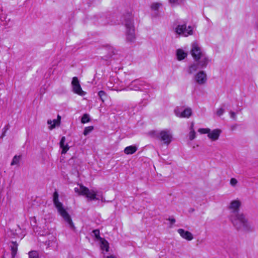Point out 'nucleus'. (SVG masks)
I'll return each instance as SVG.
<instances>
[{"instance_id":"34","label":"nucleus","mask_w":258,"mask_h":258,"mask_svg":"<svg viewBox=\"0 0 258 258\" xmlns=\"http://www.w3.org/2000/svg\"><path fill=\"white\" fill-rule=\"evenodd\" d=\"M98 96L102 102H104V100L103 97L106 96V93L103 91H100L98 92Z\"/></svg>"},{"instance_id":"26","label":"nucleus","mask_w":258,"mask_h":258,"mask_svg":"<svg viewBox=\"0 0 258 258\" xmlns=\"http://www.w3.org/2000/svg\"><path fill=\"white\" fill-rule=\"evenodd\" d=\"M92 233L93 234V235L96 238V240L98 241H100L101 239H103V238L101 237L100 236V231L98 229L94 230L92 231Z\"/></svg>"},{"instance_id":"19","label":"nucleus","mask_w":258,"mask_h":258,"mask_svg":"<svg viewBox=\"0 0 258 258\" xmlns=\"http://www.w3.org/2000/svg\"><path fill=\"white\" fill-rule=\"evenodd\" d=\"M187 52L182 49H178L176 50V56L178 60H181L186 57Z\"/></svg>"},{"instance_id":"2","label":"nucleus","mask_w":258,"mask_h":258,"mask_svg":"<svg viewBox=\"0 0 258 258\" xmlns=\"http://www.w3.org/2000/svg\"><path fill=\"white\" fill-rule=\"evenodd\" d=\"M58 194L57 191H55L53 195V202L55 208L57 209L58 212L63 218L64 220L69 224L70 226H73L71 218L66 211L65 209L63 208L62 204L58 200Z\"/></svg>"},{"instance_id":"37","label":"nucleus","mask_w":258,"mask_h":258,"mask_svg":"<svg viewBox=\"0 0 258 258\" xmlns=\"http://www.w3.org/2000/svg\"><path fill=\"white\" fill-rule=\"evenodd\" d=\"M229 113H230V117L231 118H232L233 119H234V120H236L237 117H236V113L233 111H230Z\"/></svg>"},{"instance_id":"14","label":"nucleus","mask_w":258,"mask_h":258,"mask_svg":"<svg viewBox=\"0 0 258 258\" xmlns=\"http://www.w3.org/2000/svg\"><path fill=\"white\" fill-rule=\"evenodd\" d=\"M221 133V130L220 129H214L212 131L210 130L208 137L212 141H216L218 140Z\"/></svg>"},{"instance_id":"41","label":"nucleus","mask_w":258,"mask_h":258,"mask_svg":"<svg viewBox=\"0 0 258 258\" xmlns=\"http://www.w3.org/2000/svg\"><path fill=\"white\" fill-rule=\"evenodd\" d=\"M42 227H38V226H36L35 227V228L34 229V231H36L37 232L38 231V229H40Z\"/></svg>"},{"instance_id":"1","label":"nucleus","mask_w":258,"mask_h":258,"mask_svg":"<svg viewBox=\"0 0 258 258\" xmlns=\"http://www.w3.org/2000/svg\"><path fill=\"white\" fill-rule=\"evenodd\" d=\"M241 205L242 202L238 198L230 201L227 206V209L229 211L228 219L233 225L247 226L250 223L247 216L239 212Z\"/></svg>"},{"instance_id":"22","label":"nucleus","mask_w":258,"mask_h":258,"mask_svg":"<svg viewBox=\"0 0 258 258\" xmlns=\"http://www.w3.org/2000/svg\"><path fill=\"white\" fill-rule=\"evenodd\" d=\"M99 242L101 249L103 250H105L106 251H108L109 244L107 241L103 238L100 241H99Z\"/></svg>"},{"instance_id":"12","label":"nucleus","mask_w":258,"mask_h":258,"mask_svg":"<svg viewBox=\"0 0 258 258\" xmlns=\"http://www.w3.org/2000/svg\"><path fill=\"white\" fill-rule=\"evenodd\" d=\"M8 232L10 233V235L21 238L25 235L24 231L21 227H12V228H10Z\"/></svg>"},{"instance_id":"5","label":"nucleus","mask_w":258,"mask_h":258,"mask_svg":"<svg viewBox=\"0 0 258 258\" xmlns=\"http://www.w3.org/2000/svg\"><path fill=\"white\" fill-rule=\"evenodd\" d=\"M175 33L180 36L187 37L193 34V27L185 24H178L174 28Z\"/></svg>"},{"instance_id":"45","label":"nucleus","mask_w":258,"mask_h":258,"mask_svg":"<svg viewBox=\"0 0 258 258\" xmlns=\"http://www.w3.org/2000/svg\"><path fill=\"white\" fill-rule=\"evenodd\" d=\"M3 258H5V257H3Z\"/></svg>"},{"instance_id":"21","label":"nucleus","mask_w":258,"mask_h":258,"mask_svg":"<svg viewBox=\"0 0 258 258\" xmlns=\"http://www.w3.org/2000/svg\"><path fill=\"white\" fill-rule=\"evenodd\" d=\"M137 150V147L136 146H129L125 148L124 152L127 155L133 154Z\"/></svg>"},{"instance_id":"17","label":"nucleus","mask_w":258,"mask_h":258,"mask_svg":"<svg viewBox=\"0 0 258 258\" xmlns=\"http://www.w3.org/2000/svg\"><path fill=\"white\" fill-rule=\"evenodd\" d=\"M60 119L61 117L59 115H57V118L56 119H55L52 120L51 119H48L47 120V123L48 124L50 125V126H49V129L51 130L53 128H54L56 126L59 125L60 123Z\"/></svg>"},{"instance_id":"29","label":"nucleus","mask_w":258,"mask_h":258,"mask_svg":"<svg viewBox=\"0 0 258 258\" xmlns=\"http://www.w3.org/2000/svg\"><path fill=\"white\" fill-rule=\"evenodd\" d=\"M210 129L209 128H200L198 130V132L201 134L208 135Z\"/></svg>"},{"instance_id":"43","label":"nucleus","mask_w":258,"mask_h":258,"mask_svg":"<svg viewBox=\"0 0 258 258\" xmlns=\"http://www.w3.org/2000/svg\"><path fill=\"white\" fill-rule=\"evenodd\" d=\"M146 102H145L143 105V106H145V105H146Z\"/></svg>"},{"instance_id":"16","label":"nucleus","mask_w":258,"mask_h":258,"mask_svg":"<svg viewBox=\"0 0 258 258\" xmlns=\"http://www.w3.org/2000/svg\"><path fill=\"white\" fill-rule=\"evenodd\" d=\"M162 6L161 3L156 2L153 3L151 6V9L153 12V16L155 17H157L159 15V10Z\"/></svg>"},{"instance_id":"44","label":"nucleus","mask_w":258,"mask_h":258,"mask_svg":"<svg viewBox=\"0 0 258 258\" xmlns=\"http://www.w3.org/2000/svg\"><path fill=\"white\" fill-rule=\"evenodd\" d=\"M38 234H40V235H43V233H42V234L38 233Z\"/></svg>"},{"instance_id":"8","label":"nucleus","mask_w":258,"mask_h":258,"mask_svg":"<svg viewBox=\"0 0 258 258\" xmlns=\"http://www.w3.org/2000/svg\"><path fill=\"white\" fill-rule=\"evenodd\" d=\"M72 87L73 91L75 93L82 96L85 95L86 93L82 89L79 81L77 77H74L73 78Z\"/></svg>"},{"instance_id":"18","label":"nucleus","mask_w":258,"mask_h":258,"mask_svg":"<svg viewBox=\"0 0 258 258\" xmlns=\"http://www.w3.org/2000/svg\"><path fill=\"white\" fill-rule=\"evenodd\" d=\"M66 142V138L65 137H62L60 140L59 143L60 148L62 149L61 154H64L67 151L69 150L70 147L67 143L65 144Z\"/></svg>"},{"instance_id":"36","label":"nucleus","mask_w":258,"mask_h":258,"mask_svg":"<svg viewBox=\"0 0 258 258\" xmlns=\"http://www.w3.org/2000/svg\"><path fill=\"white\" fill-rule=\"evenodd\" d=\"M237 182H238V181H237V179L234 178H232L230 181V183L231 185L232 186H235L236 185V184H237Z\"/></svg>"},{"instance_id":"15","label":"nucleus","mask_w":258,"mask_h":258,"mask_svg":"<svg viewBox=\"0 0 258 258\" xmlns=\"http://www.w3.org/2000/svg\"><path fill=\"white\" fill-rule=\"evenodd\" d=\"M177 231L182 238L188 241H190L194 238L192 233L188 231L184 230L183 229H179Z\"/></svg>"},{"instance_id":"42","label":"nucleus","mask_w":258,"mask_h":258,"mask_svg":"<svg viewBox=\"0 0 258 258\" xmlns=\"http://www.w3.org/2000/svg\"><path fill=\"white\" fill-rule=\"evenodd\" d=\"M141 109V106H139V107H137V109L138 110H140V109Z\"/></svg>"},{"instance_id":"3","label":"nucleus","mask_w":258,"mask_h":258,"mask_svg":"<svg viewBox=\"0 0 258 258\" xmlns=\"http://www.w3.org/2000/svg\"><path fill=\"white\" fill-rule=\"evenodd\" d=\"M74 191L79 196H85L90 201L99 200V198H97V192L95 190H90L82 184H78L75 187Z\"/></svg>"},{"instance_id":"24","label":"nucleus","mask_w":258,"mask_h":258,"mask_svg":"<svg viewBox=\"0 0 258 258\" xmlns=\"http://www.w3.org/2000/svg\"><path fill=\"white\" fill-rule=\"evenodd\" d=\"M199 68H200L198 63L197 62L190 65L188 69V73L191 74L195 72Z\"/></svg>"},{"instance_id":"13","label":"nucleus","mask_w":258,"mask_h":258,"mask_svg":"<svg viewBox=\"0 0 258 258\" xmlns=\"http://www.w3.org/2000/svg\"><path fill=\"white\" fill-rule=\"evenodd\" d=\"M198 63L200 68L203 69L206 68L209 62L210 61V60L208 58V57L204 53L203 55L200 56L199 59L196 60Z\"/></svg>"},{"instance_id":"38","label":"nucleus","mask_w":258,"mask_h":258,"mask_svg":"<svg viewBox=\"0 0 258 258\" xmlns=\"http://www.w3.org/2000/svg\"><path fill=\"white\" fill-rule=\"evenodd\" d=\"M52 243H54L55 241L54 242H51V243H50V241H48V242L46 241V245H47L48 247H50V246H52Z\"/></svg>"},{"instance_id":"39","label":"nucleus","mask_w":258,"mask_h":258,"mask_svg":"<svg viewBox=\"0 0 258 258\" xmlns=\"http://www.w3.org/2000/svg\"><path fill=\"white\" fill-rule=\"evenodd\" d=\"M104 258H116V257L114 255H110L106 256H104Z\"/></svg>"},{"instance_id":"32","label":"nucleus","mask_w":258,"mask_h":258,"mask_svg":"<svg viewBox=\"0 0 258 258\" xmlns=\"http://www.w3.org/2000/svg\"><path fill=\"white\" fill-rule=\"evenodd\" d=\"M167 222L165 223L166 224L173 225L175 223V219L172 217L169 218L166 220Z\"/></svg>"},{"instance_id":"4","label":"nucleus","mask_w":258,"mask_h":258,"mask_svg":"<svg viewBox=\"0 0 258 258\" xmlns=\"http://www.w3.org/2000/svg\"><path fill=\"white\" fill-rule=\"evenodd\" d=\"M123 23L125 27V34L127 40L133 42L135 40L136 35L132 17L130 15L126 17Z\"/></svg>"},{"instance_id":"23","label":"nucleus","mask_w":258,"mask_h":258,"mask_svg":"<svg viewBox=\"0 0 258 258\" xmlns=\"http://www.w3.org/2000/svg\"><path fill=\"white\" fill-rule=\"evenodd\" d=\"M237 231L239 234L242 235L250 232L251 230L250 227H237Z\"/></svg>"},{"instance_id":"6","label":"nucleus","mask_w":258,"mask_h":258,"mask_svg":"<svg viewBox=\"0 0 258 258\" xmlns=\"http://www.w3.org/2000/svg\"><path fill=\"white\" fill-rule=\"evenodd\" d=\"M148 85L145 82L141 80H135L128 85L129 90L134 91H143L148 89Z\"/></svg>"},{"instance_id":"40","label":"nucleus","mask_w":258,"mask_h":258,"mask_svg":"<svg viewBox=\"0 0 258 258\" xmlns=\"http://www.w3.org/2000/svg\"><path fill=\"white\" fill-rule=\"evenodd\" d=\"M194 122H192L191 124L190 127V131H195L194 129Z\"/></svg>"},{"instance_id":"30","label":"nucleus","mask_w":258,"mask_h":258,"mask_svg":"<svg viewBox=\"0 0 258 258\" xmlns=\"http://www.w3.org/2000/svg\"><path fill=\"white\" fill-rule=\"evenodd\" d=\"M29 258H38V254L36 251H32L29 253Z\"/></svg>"},{"instance_id":"7","label":"nucleus","mask_w":258,"mask_h":258,"mask_svg":"<svg viewBox=\"0 0 258 258\" xmlns=\"http://www.w3.org/2000/svg\"><path fill=\"white\" fill-rule=\"evenodd\" d=\"M195 83L199 85H204L207 82V75L204 71H200L195 74L194 77Z\"/></svg>"},{"instance_id":"28","label":"nucleus","mask_w":258,"mask_h":258,"mask_svg":"<svg viewBox=\"0 0 258 258\" xmlns=\"http://www.w3.org/2000/svg\"><path fill=\"white\" fill-rule=\"evenodd\" d=\"M93 128L94 127L93 126L86 127L84 129L83 134L85 136H87L88 134H89L90 132H91L93 131Z\"/></svg>"},{"instance_id":"27","label":"nucleus","mask_w":258,"mask_h":258,"mask_svg":"<svg viewBox=\"0 0 258 258\" xmlns=\"http://www.w3.org/2000/svg\"><path fill=\"white\" fill-rule=\"evenodd\" d=\"M90 121V117L89 115L87 114H85L83 115V116L82 117L81 122L83 123H85L87 122H89Z\"/></svg>"},{"instance_id":"11","label":"nucleus","mask_w":258,"mask_h":258,"mask_svg":"<svg viewBox=\"0 0 258 258\" xmlns=\"http://www.w3.org/2000/svg\"><path fill=\"white\" fill-rule=\"evenodd\" d=\"M158 138L163 141L164 144L168 145L172 140V134L169 130H163L160 132Z\"/></svg>"},{"instance_id":"9","label":"nucleus","mask_w":258,"mask_h":258,"mask_svg":"<svg viewBox=\"0 0 258 258\" xmlns=\"http://www.w3.org/2000/svg\"><path fill=\"white\" fill-rule=\"evenodd\" d=\"M175 115L180 118H189L192 114V110L190 108H186L182 110L180 108L177 107L174 109Z\"/></svg>"},{"instance_id":"20","label":"nucleus","mask_w":258,"mask_h":258,"mask_svg":"<svg viewBox=\"0 0 258 258\" xmlns=\"http://www.w3.org/2000/svg\"><path fill=\"white\" fill-rule=\"evenodd\" d=\"M18 243H17L16 242L12 241L11 242L10 247L11 250L12 258H15V257L17 254V250H18Z\"/></svg>"},{"instance_id":"35","label":"nucleus","mask_w":258,"mask_h":258,"mask_svg":"<svg viewBox=\"0 0 258 258\" xmlns=\"http://www.w3.org/2000/svg\"><path fill=\"white\" fill-rule=\"evenodd\" d=\"M225 112V110L223 108H218L217 110L216 114L217 115L220 116H221Z\"/></svg>"},{"instance_id":"25","label":"nucleus","mask_w":258,"mask_h":258,"mask_svg":"<svg viewBox=\"0 0 258 258\" xmlns=\"http://www.w3.org/2000/svg\"><path fill=\"white\" fill-rule=\"evenodd\" d=\"M21 156L15 155L13 158V160L11 162V165L12 166L13 165H19L20 161L21 160Z\"/></svg>"},{"instance_id":"10","label":"nucleus","mask_w":258,"mask_h":258,"mask_svg":"<svg viewBox=\"0 0 258 258\" xmlns=\"http://www.w3.org/2000/svg\"><path fill=\"white\" fill-rule=\"evenodd\" d=\"M191 54L195 60H198L202 55L204 54L201 48L197 42H193L191 44Z\"/></svg>"},{"instance_id":"31","label":"nucleus","mask_w":258,"mask_h":258,"mask_svg":"<svg viewBox=\"0 0 258 258\" xmlns=\"http://www.w3.org/2000/svg\"><path fill=\"white\" fill-rule=\"evenodd\" d=\"M196 137V133L195 131H190L189 133V139L192 141Z\"/></svg>"},{"instance_id":"33","label":"nucleus","mask_w":258,"mask_h":258,"mask_svg":"<svg viewBox=\"0 0 258 258\" xmlns=\"http://www.w3.org/2000/svg\"><path fill=\"white\" fill-rule=\"evenodd\" d=\"M183 0H169V3L172 5H179L182 3Z\"/></svg>"}]
</instances>
